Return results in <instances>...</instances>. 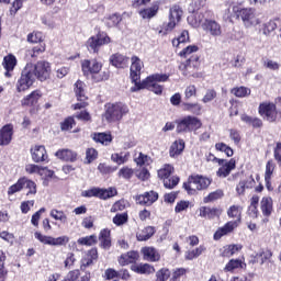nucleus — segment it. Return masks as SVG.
I'll use <instances>...</instances> for the list:
<instances>
[{"label": "nucleus", "mask_w": 281, "mask_h": 281, "mask_svg": "<svg viewBox=\"0 0 281 281\" xmlns=\"http://www.w3.org/2000/svg\"><path fill=\"white\" fill-rule=\"evenodd\" d=\"M231 10L237 19L241 20L244 27L248 30L249 27H256L262 23V20H260L256 9L254 8H240L238 5H233L231 7Z\"/></svg>", "instance_id": "1"}, {"label": "nucleus", "mask_w": 281, "mask_h": 281, "mask_svg": "<svg viewBox=\"0 0 281 281\" xmlns=\"http://www.w3.org/2000/svg\"><path fill=\"white\" fill-rule=\"evenodd\" d=\"M183 16V10L181 7L175 4L169 10V21L162 23L160 26V30L158 31V34L160 36H168L175 27H177V24L181 21V18Z\"/></svg>", "instance_id": "2"}, {"label": "nucleus", "mask_w": 281, "mask_h": 281, "mask_svg": "<svg viewBox=\"0 0 281 281\" xmlns=\"http://www.w3.org/2000/svg\"><path fill=\"white\" fill-rule=\"evenodd\" d=\"M128 114V105L124 103H108L103 117L106 122H120L124 115Z\"/></svg>", "instance_id": "3"}, {"label": "nucleus", "mask_w": 281, "mask_h": 281, "mask_svg": "<svg viewBox=\"0 0 281 281\" xmlns=\"http://www.w3.org/2000/svg\"><path fill=\"white\" fill-rule=\"evenodd\" d=\"M26 69L33 75L34 78L41 82L47 80L52 74V65L49 61L40 60L36 64H26Z\"/></svg>", "instance_id": "4"}, {"label": "nucleus", "mask_w": 281, "mask_h": 281, "mask_svg": "<svg viewBox=\"0 0 281 281\" xmlns=\"http://www.w3.org/2000/svg\"><path fill=\"white\" fill-rule=\"evenodd\" d=\"M212 186V179L200 175L189 177V181L183 183L184 190L193 194L195 190H207Z\"/></svg>", "instance_id": "5"}, {"label": "nucleus", "mask_w": 281, "mask_h": 281, "mask_svg": "<svg viewBox=\"0 0 281 281\" xmlns=\"http://www.w3.org/2000/svg\"><path fill=\"white\" fill-rule=\"evenodd\" d=\"M177 133H192V131H199L203 123L196 116H184L176 121Z\"/></svg>", "instance_id": "6"}, {"label": "nucleus", "mask_w": 281, "mask_h": 281, "mask_svg": "<svg viewBox=\"0 0 281 281\" xmlns=\"http://www.w3.org/2000/svg\"><path fill=\"white\" fill-rule=\"evenodd\" d=\"M259 115H261V117L266 120V122L273 123V122L281 121V111H278V108L276 106L274 103H270V102L260 103Z\"/></svg>", "instance_id": "7"}, {"label": "nucleus", "mask_w": 281, "mask_h": 281, "mask_svg": "<svg viewBox=\"0 0 281 281\" xmlns=\"http://www.w3.org/2000/svg\"><path fill=\"white\" fill-rule=\"evenodd\" d=\"M172 172H175V168L171 165H165L158 170V177L164 180V186L168 190H172V188H177V186H179L180 179L177 176L170 177Z\"/></svg>", "instance_id": "8"}, {"label": "nucleus", "mask_w": 281, "mask_h": 281, "mask_svg": "<svg viewBox=\"0 0 281 281\" xmlns=\"http://www.w3.org/2000/svg\"><path fill=\"white\" fill-rule=\"evenodd\" d=\"M34 237L36 240L42 243V245H49L50 247H65L69 243V236L64 235L59 237H53L41 234V232H35Z\"/></svg>", "instance_id": "9"}, {"label": "nucleus", "mask_w": 281, "mask_h": 281, "mask_svg": "<svg viewBox=\"0 0 281 281\" xmlns=\"http://www.w3.org/2000/svg\"><path fill=\"white\" fill-rule=\"evenodd\" d=\"M117 189L111 187L109 189H100V188H92L90 190L82 191L81 195L86 196L87 199H91V196H97L98 199H102L106 201V199H112V196H116Z\"/></svg>", "instance_id": "10"}, {"label": "nucleus", "mask_w": 281, "mask_h": 281, "mask_svg": "<svg viewBox=\"0 0 281 281\" xmlns=\"http://www.w3.org/2000/svg\"><path fill=\"white\" fill-rule=\"evenodd\" d=\"M109 43H111V37H109L106 33H98L87 41V46L89 49H92L94 54H98L100 47H102V45H109Z\"/></svg>", "instance_id": "11"}, {"label": "nucleus", "mask_w": 281, "mask_h": 281, "mask_svg": "<svg viewBox=\"0 0 281 281\" xmlns=\"http://www.w3.org/2000/svg\"><path fill=\"white\" fill-rule=\"evenodd\" d=\"M34 80H36V78L25 66L22 70L21 77L16 82V91H19V93L22 91H27V89L34 85Z\"/></svg>", "instance_id": "12"}, {"label": "nucleus", "mask_w": 281, "mask_h": 281, "mask_svg": "<svg viewBox=\"0 0 281 281\" xmlns=\"http://www.w3.org/2000/svg\"><path fill=\"white\" fill-rule=\"evenodd\" d=\"M131 60V80L134 82L135 87H137L142 82L139 80L142 78V67H144V61L137 56H133Z\"/></svg>", "instance_id": "13"}, {"label": "nucleus", "mask_w": 281, "mask_h": 281, "mask_svg": "<svg viewBox=\"0 0 281 281\" xmlns=\"http://www.w3.org/2000/svg\"><path fill=\"white\" fill-rule=\"evenodd\" d=\"M201 63L199 61V57H192L188 59L184 64H181L179 69L183 71V76H192L193 78H199L196 74V69H199Z\"/></svg>", "instance_id": "14"}, {"label": "nucleus", "mask_w": 281, "mask_h": 281, "mask_svg": "<svg viewBox=\"0 0 281 281\" xmlns=\"http://www.w3.org/2000/svg\"><path fill=\"white\" fill-rule=\"evenodd\" d=\"M142 89H148V91H153L156 95H161V93H164V86L155 83L154 81H148V79H145L137 86L132 87L131 91L132 93H135V91H139Z\"/></svg>", "instance_id": "15"}, {"label": "nucleus", "mask_w": 281, "mask_h": 281, "mask_svg": "<svg viewBox=\"0 0 281 281\" xmlns=\"http://www.w3.org/2000/svg\"><path fill=\"white\" fill-rule=\"evenodd\" d=\"M218 166L221 167L216 171V177H220V179H227V177L232 175V170H236V159H223V164H218Z\"/></svg>", "instance_id": "16"}, {"label": "nucleus", "mask_w": 281, "mask_h": 281, "mask_svg": "<svg viewBox=\"0 0 281 281\" xmlns=\"http://www.w3.org/2000/svg\"><path fill=\"white\" fill-rule=\"evenodd\" d=\"M81 69L85 76H89V74H92V76H98V74L102 71V63H99L95 59H93L92 61L86 59L81 63Z\"/></svg>", "instance_id": "17"}, {"label": "nucleus", "mask_w": 281, "mask_h": 281, "mask_svg": "<svg viewBox=\"0 0 281 281\" xmlns=\"http://www.w3.org/2000/svg\"><path fill=\"white\" fill-rule=\"evenodd\" d=\"M86 89H87V85H85V82L78 80L75 83V93L77 95V99L79 100V102H82V103H76L75 110L85 109V105H86L85 102L87 100Z\"/></svg>", "instance_id": "18"}, {"label": "nucleus", "mask_w": 281, "mask_h": 281, "mask_svg": "<svg viewBox=\"0 0 281 281\" xmlns=\"http://www.w3.org/2000/svg\"><path fill=\"white\" fill-rule=\"evenodd\" d=\"M14 135V125L7 124L0 130V146H8Z\"/></svg>", "instance_id": "19"}, {"label": "nucleus", "mask_w": 281, "mask_h": 281, "mask_svg": "<svg viewBox=\"0 0 281 281\" xmlns=\"http://www.w3.org/2000/svg\"><path fill=\"white\" fill-rule=\"evenodd\" d=\"M202 27L205 32H209L211 36H221L223 34V29L221 27V24L214 20H205V22L202 24Z\"/></svg>", "instance_id": "20"}, {"label": "nucleus", "mask_w": 281, "mask_h": 281, "mask_svg": "<svg viewBox=\"0 0 281 281\" xmlns=\"http://www.w3.org/2000/svg\"><path fill=\"white\" fill-rule=\"evenodd\" d=\"M159 199V193L155 191L145 192L136 196V202L139 205H153Z\"/></svg>", "instance_id": "21"}, {"label": "nucleus", "mask_w": 281, "mask_h": 281, "mask_svg": "<svg viewBox=\"0 0 281 281\" xmlns=\"http://www.w3.org/2000/svg\"><path fill=\"white\" fill-rule=\"evenodd\" d=\"M31 155L33 161L35 164H41L42 161H47V150L45 149V146L43 145H35L33 148H31Z\"/></svg>", "instance_id": "22"}, {"label": "nucleus", "mask_w": 281, "mask_h": 281, "mask_svg": "<svg viewBox=\"0 0 281 281\" xmlns=\"http://www.w3.org/2000/svg\"><path fill=\"white\" fill-rule=\"evenodd\" d=\"M140 251L144 260L148 262H159L161 260V255H159V251L155 247H143Z\"/></svg>", "instance_id": "23"}, {"label": "nucleus", "mask_w": 281, "mask_h": 281, "mask_svg": "<svg viewBox=\"0 0 281 281\" xmlns=\"http://www.w3.org/2000/svg\"><path fill=\"white\" fill-rule=\"evenodd\" d=\"M41 98H43V92L41 90H34L22 99V106H36Z\"/></svg>", "instance_id": "24"}, {"label": "nucleus", "mask_w": 281, "mask_h": 281, "mask_svg": "<svg viewBox=\"0 0 281 281\" xmlns=\"http://www.w3.org/2000/svg\"><path fill=\"white\" fill-rule=\"evenodd\" d=\"M93 260H98V248H92L86 254V257L81 259L80 269L87 271L93 265Z\"/></svg>", "instance_id": "25"}, {"label": "nucleus", "mask_w": 281, "mask_h": 281, "mask_svg": "<svg viewBox=\"0 0 281 281\" xmlns=\"http://www.w3.org/2000/svg\"><path fill=\"white\" fill-rule=\"evenodd\" d=\"M238 227V222H227L223 227H220L214 234V240H221L222 236L232 234Z\"/></svg>", "instance_id": "26"}, {"label": "nucleus", "mask_w": 281, "mask_h": 281, "mask_svg": "<svg viewBox=\"0 0 281 281\" xmlns=\"http://www.w3.org/2000/svg\"><path fill=\"white\" fill-rule=\"evenodd\" d=\"M3 68L5 69V78H12V72L16 67V57L14 55H8L3 58L2 63Z\"/></svg>", "instance_id": "27"}, {"label": "nucleus", "mask_w": 281, "mask_h": 281, "mask_svg": "<svg viewBox=\"0 0 281 281\" xmlns=\"http://www.w3.org/2000/svg\"><path fill=\"white\" fill-rule=\"evenodd\" d=\"M139 260L138 251H128L127 254L121 255L119 258V263L121 267H126V265H133Z\"/></svg>", "instance_id": "28"}, {"label": "nucleus", "mask_w": 281, "mask_h": 281, "mask_svg": "<svg viewBox=\"0 0 281 281\" xmlns=\"http://www.w3.org/2000/svg\"><path fill=\"white\" fill-rule=\"evenodd\" d=\"M260 210L263 216H271L273 214V199L271 196H263L260 201Z\"/></svg>", "instance_id": "29"}, {"label": "nucleus", "mask_w": 281, "mask_h": 281, "mask_svg": "<svg viewBox=\"0 0 281 281\" xmlns=\"http://www.w3.org/2000/svg\"><path fill=\"white\" fill-rule=\"evenodd\" d=\"M55 156L57 159H61V161H76L78 154L71 149H58Z\"/></svg>", "instance_id": "30"}, {"label": "nucleus", "mask_w": 281, "mask_h": 281, "mask_svg": "<svg viewBox=\"0 0 281 281\" xmlns=\"http://www.w3.org/2000/svg\"><path fill=\"white\" fill-rule=\"evenodd\" d=\"M110 63L113 65V67H116L117 69H122L128 65V58L120 53L113 54L110 57Z\"/></svg>", "instance_id": "31"}, {"label": "nucleus", "mask_w": 281, "mask_h": 281, "mask_svg": "<svg viewBox=\"0 0 281 281\" xmlns=\"http://www.w3.org/2000/svg\"><path fill=\"white\" fill-rule=\"evenodd\" d=\"M221 209L202 206L200 207V216L201 218H216V216H221Z\"/></svg>", "instance_id": "32"}, {"label": "nucleus", "mask_w": 281, "mask_h": 281, "mask_svg": "<svg viewBox=\"0 0 281 281\" xmlns=\"http://www.w3.org/2000/svg\"><path fill=\"white\" fill-rule=\"evenodd\" d=\"M131 269L134 273H140L142 276H150V273H155V267L149 263L132 265Z\"/></svg>", "instance_id": "33"}, {"label": "nucleus", "mask_w": 281, "mask_h": 281, "mask_svg": "<svg viewBox=\"0 0 281 281\" xmlns=\"http://www.w3.org/2000/svg\"><path fill=\"white\" fill-rule=\"evenodd\" d=\"M186 148V142L183 139H178L173 142L169 149L170 157H179Z\"/></svg>", "instance_id": "34"}, {"label": "nucleus", "mask_w": 281, "mask_h": 281, "mask_svg": "<svg viewBox=\"0 0 281 281\" xmlns=\"http://www.w3.org/2000/svg\"><path fill=\"white\" fill-rule=\"evenodd\" d=\"M241 214H243V206L240 205H232L227 210L228 218H236V221H233V223H237V225H240Z\"/></svg>", "instance_id": "35"}, {"label": "nucleus", "mask_w": 281, "mask_h": 281, "mask_svg": "<svg viewBox=\"0 0 281 281\" xmlns=\"http://www.w3.org/2000/svg\"><path fill=\"white\" fill-rule=\"evenodd\" d=\"M254 183H256V180H254L252 177H250L248 180H240L239 183L236 186L237 194L239 196H243L246 190H249V188H254Z\"/></svg>", "instance_id": "36"}, {"label": "nucleus", "mask_w": 281, "mask_h": 281, "mask_svg": "<svg viewBox=\"0 0 281 281\" xmlns=\"http://www.w3.org/2000/svg\"><path fill=\"white\" fill-rule=\"evenodd\" d=\"M155 227L153 226H147L145 228H143L142 231H139L138 233H136V238L139 241H144V240H150V238H153V236H155Z\"/></svg>", "instance_id": "37"}, {"label": "nucleus", "mask_w": 281, "mask_h": 281, "mask_svg": "<svg viewBox=\"0 0 281 281\" xmlns=\"http://www.w3.org/2000/svg\"><path fill=\"white\" fill-rule=\"evenodd\" d=\"M99 240L103 249H111V231L104 228L100 232Z\"/></svg>", "instance_id": "38"}, {"label": "nucleus", "mask_w": 281, "mask_h": 281, "mask_svg": "<svg viewBox=\"0 0 281 281\" xmlns=\"http://www.w3.org/2000/svg\"><path fill=\"white\" fill-rule=\"evenodd\" d=\"M49 216L50 218H54V221H58L59 223H61V225H67V223L69 222V218L63 210L53 209L49 212Z\"/></svg>", "instance_id": "39"}, {"label": "nucleus", "mask_w": 281, "mask_h": 281, "mask_svg": "<svg viewBox=\"0 0 281 281\" xmlns=\"http://www.w3.org/2000/svg\"><path fill=\"white\" fill-rule=\"evenodd\" d=\"M92 139H94L98 144L109 146L111 142H113V136H111V133H94L92 135Z\"/></svg>", "instance_id": "40"}, {"label": "nucleus", "mask_w": 281, "mask_h": 281, "mask_svg": "<svg viewBox=\"0 0 281 281\" xmlns=\"http://www.w3.org/2000/svg\"><path fill=\"white\" fill-rule=\"evenodd\" d=\"M159 12V4H153L150 8L143 9L138 12L139 16L142 19H153L157 16V13Z\"/></svg>", "instance_id": "41"}, {"label": "nucleus", "mask_w": 281, "mask_h": 281, "mask_svg": "<svg viewBox=\"0 0 281 281\" xmlns=\"http://www.w3.org/2000/svg\"><path fill=\"white\" fill-rule=\"evenodd\" d=\"M131 157L130 153H115L111 155V160L114 164H117V166H122L124 164H126V161H128V158Z\"/></svg>", "instance_id": "42"}, {"label": "nucleus", "mask_w": 281, "mask_h": 281, "mask_svg": "<svg viewBox=\"0 0 281 281\" xmlns=\"http://www.w3.org/2000/svg\"><path fill=\"white\" fill-rule=\"evenodd\" d=\"M225 196V192L223 189H217L216 191L211 192L207 196L203 199L204 203H213V201H218V199H223Z\"/></svg>", "instance_id": "43"}, {"label": "nucleus", "mask_w": 281, "mask_h": 281, "mask_svg": "<svg viewBox=\"0 0 281 281\" xmlns=\"http://www.w3.org/2000/svg\"><path fill=\"white\" fill-rule=\"evenodd\" d=\"M25 188V180L23 178H20L16 183L12 184L8 189L9 196H12V194H16V192H21Z\"/></svg>", "instance_id": "44"}, {"label": "nucleus", "mask_w": 281, "mask_h": 281, "mask_svg": "<svg viewBox=\"0 0 281 281\" xmlns=\"http://www.w3.org/2000/svg\"><path fill=\"white\" fill-rule=\"evenodd\" d=\"M231 93L236 98H247V95H251V89L247 87H237L231 90Z\"/></svg>", "instance_id": "45"}, {"label": "nucleus", "mask_w": 281, "mask_h": 281, "mask_svg": "<svg viewBox=\"0 0 281 281\" xmlns=\"http://www.w3.org/2000/svg\"><path fill=\"white\" fill-rule=\"evenodd\" d=\"M183 43H190V33L188 31H182L180 36L172 40L173 47H179V45H183Z\"/></svg>", "instance_id": "46"}, {"label": "nucleus", "mask_w": 281, "mask_h": 281, "mask_svg": "<svg viewBox=\"0 0 281 281\" xmlns=\"http://www.w3.org/2000/svg\"><path fill=\"white\" fill-rule=\"evenodd\" d=\"M205 246H199L193 250H189L186 252V260H194V258H199L205 251Z\"/></svg>", "instance_id": "47"}, {"label": "nucleus", "mask_w": 281, "mask_h": 281, "mask_svg": "<svg viewBox=\"0 0 281 281\" xmlns=\"http://www.w3.org/2000/svg\"><path fill=\"white\" fill-rule=\"evenodd\" d=\"M183 111H189V113H193L194 115H201V104L199 103H183Z\"/></svg>", "instance_id": "48"}, {"label": "nucleus", "mask_w": 281, "mask_h": 281, "mask_svg": "<svg viewBox=\"0 0 281 281\" xmlns=\"http://www.w3.org/2000/svg\"><path fill=\"white\" fill-rule=\"evenodd\" d=\"M112 223H114V225H116V227H122V225H126V223H128V213L116 214L113 217Z\"/></svg>", "instance_id": "49"}, {"label": "nucleus", "mask_w": 281, "mask_h": 281, "mask_svg": "<svg viewBox=\"0 0 281 281\" xmlns=\"http://www.w3.org/2000/svg\"><path fill=\"white\" fill-rule=\"evenodd\" d=\"M78 245H85L86 247H91L98 243V236L90 235L86 237H81L77 240Z\"/></svg>", "instance_id": "50"}, {"label": "nucleus", "mask_w": 281, "mask_h": 281, "mask_svg": "<svg viewBox=\"0 0 281 281\" xmlns=\"http://www.w3.org/2000/svg\"><path fill=\"white\" fill-rule=\"evenodd\" d=\"M169 78H170V75H167V74H154L147 77L145 80L157 83V82H168Z\"/></svg>", "instance_id": "51"}, {"label": "nucleus", "mask_w": 281, "mask_h": 281, "mask_svg": "<svg viewBox=\"0 0 281 281\" xmlns=\"http://www.w3.org/2000/svg\"><path fill=\"white\" fill-rule=\"evenodd\" d=\"M121 22H122V16H120V14L117 13H114L109 18H105V24L108 27H115V25H120Z\"/></svg>", "instance_id": "52"}, {"label": "nucleus", "mask_w": 281, "mask_h": 281, "mask_svg": "<svg viewBox=\"0 0 281 281\" xmlns=\"http://www.w3.org/2000/svg\"><path fill=\"white\" fill-rule=\"evenodd\" d=\"M135 164L138 166H150L151 159L148 155H145L143 153H139L137 157L134 159Z\"/></svg>", "instance_id": "53"}, {"label": "nucleus", "mask_w": 281, "mask_h": 281, "mask_svg": "<svg viewBox=\"0 0 281 281\" xmlns=\"http://www.w3.org/2000/svg\"><path fill=\"white\" fill-rule=\"evenodd\" d=\"M25 172H27V175H41V177H43V167L29 164L25 166Z\"/></svg>", "instance_id": "54"}, {"label": "nucleus", "mask_w": 281, "mask_h": 281, "mask_svg": "<svg viewBox=\"0 0 281 281\" xmlns=\"http://www.w3.org/2000/svg\"><path fill=\"white\" fill-rule=\"evenodd\" d=\"M171 272L168 268H162L156 272L155 281H167L170 279Z\"/></svg>", "instance_id": "55"}, {"label": "nucleus", "mask_w": 281, "mask_h": 281, "mask_svg": "<svg viewBox=\"0 0 281 281\" xmlns=\"http://www.w3.org/2000/svg\"><path fill=\"white\" fill-rule=\"evenodd\" d=\"M23 180H24V188L29 190V192L26 193L27 196H30V194H36V182L27 179L26 177H23Z\"/></svg>", "instance_id": "56"}, {"label": "nucleus", "mask_w": 281, "mask_h": 281, "mask_svg": "<svg viewBox=\"0 0 281 281\" xmlns=\"http://www.w3.org/2000/svg\"><path fill=\"white\" fill-rule=\"evenodd\" d=\"M273 170H276V164H273V160H269L266 165L265 181H271Z\"/></svg>", "instance_id": "57"}, {"label": "nucleus", "mask_w": 281, "mask_h": 281, "mask_svg": "<svg viewBox=\"0 0 281 281\" xmlns=\"http://www.w3.org/2000/svg\"><path fill=\"white\" fill-rule=\"evenodd\" d=\"M243 267V261L240 259H231L225 266V271H234V269H240Z\"/></svg>", "instance_id": "58"}, {"label": "nucleus", "mask_w": 281, "mask_h": 281, "mask_svg": "<svg viewBox=\"0 0 281 281\" xmlns=\"http://www.w3.org/2000/svg\"><path fill=\"white\" fill-rule=\"evenodd\" d=\"M240 249H243V246H240V245H229L224 250V256L229 258V257L234 256V254L240 251Z\"/></svg>", "instance_id": "59"}, {"label": "nucleus", "mask_w": 281, "mask_h": 281, "mask_svg": "<svg viewBox=\"0 0 281 281\" xmlns=\"http://www.w3.org/2000/svg\"><path fill=\"white\" fill-rule=\"evenodd\" d=\"M188 207H190V201L181 200L180 202H177L175 212L176 214H181V212L188 211Z\"/></svg>", "instance_id": "60"}, {"label": "nucleus", "mask_w": 281, "mask_h": 281, "mask_svg": "<svg viewBox=\"0 0 281 281\" xmlns=\"http://www.w3.org/2000/svg\"><path fill=\"white\" fill-rule=\"evenodd\" d=\"M76 125V121L74 117L69 116L64 122L60 123L61 131H71L74 126Z\"/></svg>", "instance_id": "61"}, {"label": "nucleus", "mask_w": 281, "mask_h": 281, "mask_svg": "<svg viewBox=\"0 0 281 281\" xmlns=\"http://www.w3.org/2000/svg\"><path fill=\"white\" fill-rule=\"evenodd\" d=\"M134 175L133 169L128 168V167H123L119 170V177H121L122 179H132Z\"/></svg>", "instance_id": "62"}, {"label": "nucleus", "mask_w": 281, "mask_h": 281, "mask_svg": "<svg viewBox=\"0 0 281 281\" xmlns=\"http://www.w3.org/2000/svg\"><path fill=\"white\" fill-rule=\"evenodd\" d=\"M86 159L88 164L95 161V159H98V150H95L94 148H88L86 151Z\"/></svg>", "instance_id": "63"}, {"label": "nucleus", "mask_w": 281, "mask_h": 281, "mask_svg": "<svg viewBox=\"0 0 281 281\" xmlns=\"http://www.w3.org/2000/svg\"><path fill=\"white\" fill-rule=\"evenodd\" d=\"M273 155L278 166L281 168V143H277Z\"/></svg>", "instance_id": "64"}]
</instances>
